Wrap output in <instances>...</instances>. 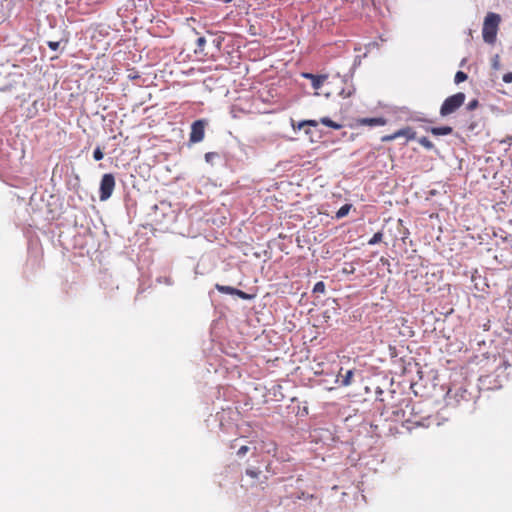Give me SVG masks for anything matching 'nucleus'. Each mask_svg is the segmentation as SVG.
<instances>
[{"label":"nucleus","mask_w":512,"mask_h":512,"mask_svg":"<svg viewBox=\"0 0 512 512\" xmlns=\"http://www.w3.org/2000/svg\"><path fill=\"white\" fill-rule=\"evenodd\" d=\"M351 207V204H344L343 206H341L339 210L336 212V218L341 219L345 217L349 213Z\"/></svg>","instance_id":"4468645a"},{"label":"nucleus","mask_w":512,"mask_h":512,"mask_svg":"<svg viewBox=\"0 0 512 512\" xmlns=\"http://www.w3.org/2000/svg\"><path fill=\"white\" fill-rule=\"evenodd\" d=\"M415 409V404L408 401L403 400L399 406L392 407L390 415L387 417L392 421H406L412 422L416 425H421L422 423L419 420H414L412 418L413 410Z\"/></svg>","instance_id":"f03ea898"},{"label":"nucleus","mask_w":512,"mask_h":512,"mask_svg":"<svg viewBox=\"0 0 512 512\" xmlns=\"http://www.w3.org/2000/svg\"><path fill=\"white\" fill-rule=\"evenodd\" d=\"M355 270H356V267H355L354 263L347 262L344 264L342 272L345 274H353L355 272Z\"/></svg>","instance_id":"a211bd4d"},{"label":"nucleus","mask_w":512,"mask_h":512,"mask_svg":"<svg viewBox=\"0 0 512 512\" xmlns=\"http://www.w3.org/2000/svg\"><path fill=\"white\" fill-rule=\"evenodd\" d=\"M503 81L505 83H512V72H508L503 75Z\"/></svg>","instance_id":"c85d7f7f"},{"label":"nucleus","mask_w":512,"mask_h":512,"mask_svg":"<svg viewBox=\"0 0 512 512\" xmlns=\"http://www.w3.org/2000/svg\"><path fill=\"white\" fill-rule=\"evenodd\" d=\"M305 134L306 135H311L312 134V131L310 129H305Z\"/></svg>","instance_id":"2f4dec72"},{"label":"nucleus","mask_w":512,"mask_h":512,"mask_svg":"<svg viewBox=\"0 0 512 512\" xmlns=\"http://www.w3.org/2000/svg\"><path fill=\"white\" fill-rule=\"evenodd\" d=\"M354 92L355 88L352 85H350L347 88H342L341 91L339 92V95H341L343 98H348L352 96Z\"/></svg>","instance_id":"dca6fc26"},{"label":"nucleus","mask_w":512,"mask_h":512,"mask_svg":"<svg viewBox=\"0 0 512 512\" xmlns=\"http://www.w3.org/2000/svg\"><path fill=\"white\" fill-rule=\"evenodd\" d=\"M304 123L306 126H311V127H317L318 126V121L316 120H304Z\"/></svg>","instance_id":"c756f323"},{"label":"nucleus","mask_w":512,"mask_h":512,"mask_svg":"<svg viewBox=\"0 0 512 512\" xmlns=\"http://www.w3.org/2000/svg\"><path fill=\"white\" fill-rule=\"evenodd\" d=\"M260 474V471L255 469H247L246 475L250 476L251 478H258Z\"/></svg>","instance_id":"a878e982"},{"label":"nucleus","mask_w":512,"mask_h":512,"mask_svg":"<svg viewBox=\"0 0 512 512\" xmlns=\"http://www.w3.org/2000/svg\"><path fill=\"white\" fill-rule=\"evenodd\" d=\"M353 370H347L344 375L341 376V379L337 378L336 382L341 386H349L353 377Z\"/></svg>","instance_id":"9b49d317"},{"label":"nucleus","mask_w":512,"mask_h":512,"mask_svg":"<svg viewBox=\"0 0 512 512\" xmlns=\"http://www.w3.org/2000/svg\"><path fill=\"white\" fill-rule=\"evenodd\" d=\"M115 188V177L112 173H106L102 176L99 188V198L101 201L108 200Z\"/></svg>","instance_id":"20e7f679"},{"label":"nucleus","mask_w":512,"mask_h":512,"mask_svg":"<svg viewBox=\"0 0 512 512\" xmlns=\"http://www.w3.org/2000/svg\"><path fill=\"white\" fill-rule=\"evenodd\" d=\"M248 451H249V447L246 445H243L238 449L237 455L240 457H243Z\"/></svg>","instance_id":"bb28decb"},{"label":"nucleus","mask_w":512,"mask_h":512,"mask_svg":"<svg viewBox=\"0 0 512 512\" xmlns=\"http://www.w3.org/2000/svg\"><path fill=\"white\" fill-rule=\"evenodd\" d=\"M319 122L327 127L333 128L335 130H339L343 127L342 124L331 120L329 117H322Z\"/></svg>","instance_id":"f8f14e48"},{"label":"nucleus","mask_w":512,"mask_h":512,"mask_svg":"<svg viewBox=\"0 0 512 512\" xmlns=\"http://www.w3.org/2000/svg\"><path fill=\"white\" fill-rule=\"evenodd\" d=\"M303 77L311 80V84L314 89H319L327 79V75H315L312 73H303Z\"/></svg>","instance_id":"6e6552de"},{"label":"nucleus","mask_w":512,"mask_h":512,"mask_svg":"<svg viewBox=\"0 0 512 512\" xmlns=\"http://www.w3.org/2000/svg\"><path fill=\"white\" fill-rule=\"evenodd\" d=\"M427 131L431 132L435 136L450 135L453 132V128L450 126L430 127Z\"/></svg>","instance_id":"1a4fd4ad"},{"label":"nucleus","mask_w":512,"mask_h":512,"mask_svg":"<svg viewBox=\"0 0 512 512\" xmlns=\"http://www.w3.org/2000/svg\"><path fill=\"white\" fill-rule=\"evenodd\" d=\"M501 17L494 12H488L484 18L482 37L485 43L493 45L497 39Z\"/></svg>","instance_id":"f257e3e1"},{"label":"nucleus","mask_w":512,"mask_h":512,"mask_svg":"<svg viewBox=\"0 0 512 512\" xmlns=\"http://www.w3.org/2000/svg\"><path fill=\"white\" fill-rule=\"evenodd\" d=\"M207 125L208 121L206 119H198L192 123L189 137L190 143H199L204 139Z\"/></svg>","instance_id":"39448f33"},{"label":"nucleus","mask_w":512,"mask_h":512,"mask_svg":"<svg viewBox=\"0 0 512 512\" xmlns=\"http://www.w3.org/2000/svg\"><path fill=\"white\" fill-rule=\"evenodd\" d=\"M204 157H205V161L207 163H212L213 159L218 157V153H216V152H207Z\"/></svg>","instance_id":"4be33fe9"},{"label":"nucleus","mask_w":512,"mask_h":512,"mask_svg":"<svg viewBox=\"0 0 512 512\" xmlns=\"http://www.w3.org/2000/svg\"><path fill=\"white\" fill-rule=\"evenodd\" d=\"M492 68L498 70L500 68L499 55H495L492 59Z\"/></svg>","instance_id":"393cba45"},{"label":"nucleus","mask_w":512,"mask_h":512,"mask_svg":"<svg viewBox=\"0 0 512 512\" xmlns=\"http://www.w3.org/2000/svg\"><path fill=\"white\" fill-rule=\"evenodd\" d=\"M233 0H223L224 3H230L232 2Z\"/></svg>","instance_id":"473e14b6"},{"label":"nucleus","mask_w":512,"mask_h":512,"mask_svg":"<svg viewBox=\"0 0 512 512\" xmlns=\"http://www.w3.org/2000/svg\"><path fill=\"white\" fill-rule=\"evenodd\" d=\"M386 123L387 120L384 117L361 118L358 120L359 125L370 127L384 126Z\"/></svg>","instance_id":"0eeeda50"},{"label":"nucleus","mask_w":512,"mask_h":512,"mask_svg":"<svg viewBox=\"0 0 512 512\" xmlns=\"http://www.w3.org/2000/svg\"><path fill=\"white\" fill-rule=\"evenodd\" d=\"M478 105H479L478 100L473 99L467 104L466 109L469 111H472V110L476 109L478 107Z\"/></svg>","instance_id":"5701e85b"},{"label":"nucleus","mask_w":512,"mask_h":512,"mask_svg":"<svg viewBox=\"0 0 512 512\" xmlns=\"http://www.w3.org/2000/svg\"><path fill=\"white\" fill-rule=\"evenodd\" d=\"M395 134L397 138L405 137L407 140H413L416 138V132L410 127L399 129Z\"/></svg>","instance_id":"9d476101"},{"label":"nucleus","mask_w":512,"mask_h":512,"mask_svg":"<svg viewBox=\"0 0 512 512\" xmlns=\"http://www.w3.org/2000/svg\"><path fill=\"white\" fill-rule=\"evenodd\" d=\"M47 45L48 47L53 50V51H57L59 49V46H60V42L59 41H48L47 42Z\"/></svg>","instance_id":"b1692460"},{"label":"nucleus","mask_w":512,"mask_h":512,"mask_svg":"<svg viewBox=\"0 0 512 512\" xmlns=\"http://www.w3.org/2000/svg\"><path fill=\"white\" fill-rule=\"evenodd\" d=\"M466 96L463 92H458L447 97L440 107V115L446 117L456 112L465 102Z\"/></svg>","instance_id":"7ed1b4c3"},{"label":"nucleus","mask_w":512,"mask_h":512,"mask_svg":"<svg viewBox=\"0 0 512 512\" xmlns=\"http://www.w3.org/2000/svg\"><path fill=\"white\" fill-rule=\"evenodd\" d=\"M325 283L323 281H319L314 285L313 292L314 293H324L325 292Z\"/></svg>","instance_id":"aec40b11"},{"label":"nucleus","mask_w":512,"mask_h":512,"mask_svg":"<svg viewBox=\"0 0 512 512\" xmlns=\"http://www.w3.org/2000/svg\"><path fill=\"white\" fill-rule=\"evenodd\" d=\"M291 124H292V126H293L294 130H301L304 126H306V125H305V123H304V120H303V121H300V122L298 123L297 127H295V125H294V121H293V119H291Z\"/></svg>","instance_id":"7c9ffc66"},{"label":"nucleus","mask_w":512,"mask_h":512,"mask_svg":"<svg viewBox=\"0 0 512 512\" xmlns=\"http://www.w3.org/2000/svg\"><path fill=\"white\" fill-rule=\"evenodd\" d=\"M416 413H417V412H416V408H415V409L413 410V414H412V416H413L414 414H416Z\"/></svg>","instance_id":"72a5a7b5"},{"label":"nucleus","mask_w":512,"mask_h":512,"mask_svg":"<svg viewBox=\"0 0 512 512\" xmlns=\"http://www.w3.org/2000/svg\"><path fill=\"white\" fill-rule=\"evenodd\" d=\"M197 43V48L194 50V53L196 55H203V56H206L207 54L204 53V46L206 44V39L205 37H199L196 41Z\"/></svg>","instance_id":"ddd939ff"},{"label":"nucleus","mask_w":512,"mask_h":512,"mask_svg":"<svg viewBox=\"0 0 512 512\" xmlns=\"http://www.w3.org/2000/svg\"><path fill=\"white\" fill-rule=\"evenodd\" d=\"M468 78L467 74L463 71H458L455 74L454 81L456 84H459L461 82H464Z\"/></svg>","instance_id":"6ab92c4d"},{"label":"nucleus","mask_w":512,"mask_h":512,"mask_svg":"<svg viewBox=\"0 0 512 512\" xmlns=\"http://www.w3.org/2000/svg\"><path fill=\"white\" fill-rule=\"evenodd\" d=\"M104 157V153L99 146L94 149L93 158L95 161H100Z\"/></svg>","instance_id":"412c9836"},{"label":"nucleus","mask_w":512,"mask_h":512,"mask_svg":"<svg viewBox=\"0 0 512 512\" xmlns=\"http://www.w3.org/2000/svg\"><path fill=\"white\" fill-rule=\"evenodd\" d=\"M397 137H396V134L395 132L393 134H390V135H385L381 138V141L382 142H389V141H392V140H395Z\"/></svg>","instance_id":"cd10ccee"},{"label":"nucleus","mask_w":512,"mask_h":512,"mask_svg":"<svg viewBox=\"0 0 512 512\" xmlns=\"http://www.w3.org/2000/svg\"><path fill=\"white\" fill-rule=\"evenodd\" d=\"M420 145H422L427 150H434V144L427 137H420L418 139Z\"/></svg>","instance_id":"2eb2a0df"},{"label":"nucleus","mask_w":512,"mask_h":512,"mask_svg":"<svg viewBox=\"0 0 512 512\" xmlns=\"http://www.w3.org/2000/svg\"><path fill=\"white\" fill-rule=\"evenodd\" d=\"M215 288L220 293L236 295V296H238L239 298H241L243 300H251L254 297L253 295L248 294V293H246V292H244L242 290H239L237 288H234L232 286L216 284Z\"/></svg>","instance_id":"423d86ee"},{"label":"nucleus","mask_w":512,"mask_h":512,"mask_svg":"<svg viewBox=\"0 0 512 512\" xmlns=\"http://www.w3.org/2000/svg\"><path fill=\"white\" fill-rule=\"evenodd\" d=\"M383 233L381 231L376 232L368 241L369 245H376L382 241Z\"/></svg>","instance_id":"f3484780"}]
</instances>
